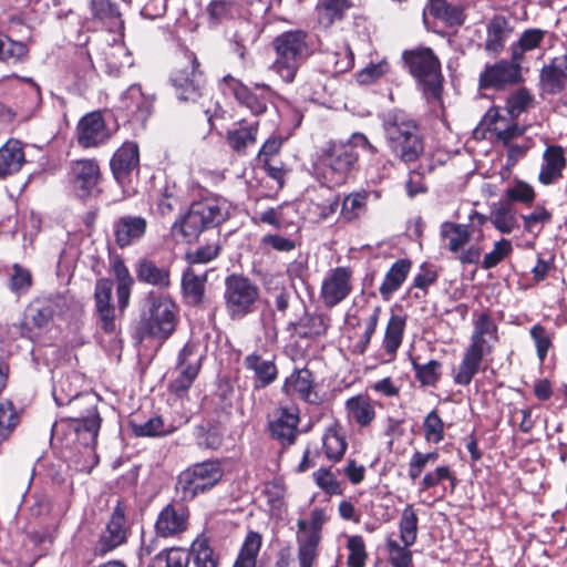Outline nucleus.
I'll list each match as a JSON object with an SVG mask.
<instances>
[{"label": "nucleus", "instance_id": "nucleus-59", "mask_svg": "<svg viewBox=\"0 0 567 567\" xmlns=\"http://www.w3.org/2000/svg\"><path fill=\"white\" fill-rule=\"evenodd\" d=\"M380 313H381V307L380 306H374L369 316L365 318L364 320V330L363 332L360 334L358 341L355 342V350L359 352V353H363L365 351V349L368 348L371 339H372V336L374 334L375 330H377V326H378V322H379V318H380Z\"/></svg>", "mask_w": 567, "mask_h": 567}, {"label": "nucleus", "instance_id": "nucleus-52", "mask_svg": "<svg viewBox=\"0 0 567 567\" xmlns=\"http://www.w3.org/2000/svg\"><path fill=\"white\" fill-rule=\"evenodd\" d=\"M257 127L258 123H252L248 126H240L236 130L229 131L227 140L230 147L234 151L241 153L247 147L254 145L256 143Z\"/></svg>", "mask_w": 567, "mask_h": 567}, {"label": "nucleus", "instance_id": "nucleus-64", "mask_svg": "<svg viewBox=\"0 0 567 567\" xmlns=\"http://www.w3.org/2000/svg\"><path fill=\"white\" fill-rule=\"evenodd\" d=\"M386 547L390 561L393 567H410L412 564V553L409 547L401 546L396 540L388 539Z\"/></svg>", "mask_w": 567, "mask_h": 567}, {"label": "nucleus", "instance_id": "nucleus-56", "mask_svg": "<svg viewBox=\"0 0 567 567\" xmlns=\"http://www.w3.org/2000/svg\"><path fill=\"white\" fill-rule=\"evenodd\" d=\"M533 95L525 87L516 90L512 93L507 101L506 106L503 109L506 114L517 118L523 112H525L533 104Z\"/></svg>", "mask_w": 567, "mask_h": 567}, {"label": "nucleus", "instance_id": "nucleus-25", "mask_svg": "<svg viewBox=\"0 0 567 567\" xmlns=\"http://www.w3.org/2000/svg\"><path fill=\"white\" fill-rule=\"evenodd\" d=\"M140 162L138 146L134 142H125L113 155L111 169L120 185H124L132 171Z\"/></svg>", "mask_w": 567, "mask_h": 567}, {"label": "nucleus", "instance_id": "nucleus-32", "mask_svg": "<svg viewBox=\"0 0 567 567\" xmlns=\"http://www.w3.org/2000/svg\"><path fill=\"white\" fill-rule=\"evenodd\" d=\"M497 340V327L491 317L481 313L474 320V330L470 346L492 352L493 342Z\"/></svg>", "mask_w": 567, "mask_h": 567}, {"label": "nucleus", "instance_id": "nucleus-22", "mask_svg": "<svg viewBox=\"0 0 567 567\" xmlns=\"http://www.w3.org/2000/svg\"><path fill=\"white\" fill-rule=\"evenodd\" d=\"M125 539L126 528L124 513L120 507H116L105 529L102 532L94 550L100 555H104L122 545Z\"/></svg>", "mask_w": 567, "mask_h": 567}, {"label": "nucleus", "instance_id": "nucleus-46", "mask_svg": "<svg viewBox=\"0 0 567 567\" xmlns=\"http://www.w3.org/2000/svg\"><path fill=\"white\" fill-rule=\"evenodd\" d=\"M417 523L419 518L415 509L412 505H406L399 522L400 538L405 547H411L416 542Z\"/></svg>", "mask_w": 567, "mask_h": 567}, {"label": "nucleus", "instance_id": "nucleus-41", "mask_svg": "<svg viewBox=\"0 0 567 567\" xmlns=\"http://www.w3.org/2000/svg\"><path fill=\"white\" fill-rule=\"evenodd\" d=\"M354 56L348 44H342L336 51L326 52V72L337 75L349 71L353 66Z\"/></svg>", "mask_w": 567, "mask_h": 567}, {"label": "nucleus", "instance_id": "nucleus-29", "mask_svg": "<svg viewBox=\"0 0 567 567\" xmlns=\"http://www.w3.org/2000/svg\"><path fill=\"white\" fill-rule=\"evenodd\" d=\"M567 81V54L554 58L540 72L543 89L550 94L563 91Z\"/></svg>", "mask_w": 567, "mask_h": 567}, {"label": "nucleus", "instance_id": "nucleus-38", "mask_svg": "<svg viewBox=\"0 0 567 567\" xmlns=\"http://www.w3.org/2000/svg\"><path fill=\"white\" fill-rule=\"evenodd\" d=\"M244 363L246 369L254 372L257 386L265 388L277 378L278 370L274 361L265 360L257 353L247 355Z\"/></svg>", "mask_w": 567, "mask_h": 567}, {"label": "nucleus", "instance_id": "nucleus-48", "mask_svg": "<svg viewBox=\"0 0 567 567\" xmlns=\"http://www.w3.org/2000/svg\"><path fill=\"white\" fill-rule=\"evenodd\" d=\"M189 551L173 547L159 551L152 560L151 567H187L189 564Z\"/></svg>", "mask_w": 567, "mask_h": 567}, {"label": "nucleus", "instance_id": "nucleus-45", "mask_svg": "<svg viewBox=\"0 0 567 567\" xmlns=\"http://www.w3.org/2000/svg\"><path fill=\"white\" fill-rule=\"evenodd\" d=\"M369 194L357 192L347 195L341 206V217L347 221L360 218L367 210Z\"/></svg>", "mask_w": 567, "mask_h": 567}, {"label": "nucleus", "instance_id": "nucleus-5", "mask_svg": "<svg viewBox=\"0 0 567 567\" xmlns=\"http://www.w3.org/2000/svg\"><path fill=\"white\" fill-rule=\"evenodd\" d=\"M383 131L389 150L402 162H414L423 153L419 126L404 112H389L383 118Z\"/></svg>", "mask_w": 567, "mask_h": 567}, {"label": "nucleus", "instance_id": "nucleus-9", "mask_svg": "<svg viewBox=\"0 0 567 567\" xmlns=\"http://www.w3.org/2000/svg\"><path fill=\"white\" fill-rule=\"evenodd\" d=\"M259 298V288L248 278L230 275L225 280V306L233 320L251 313Z\"/></svg>", "mask_w": 567, "mask_h": 567}, {"label": "nucleus", "instance_id": "nucleus-37", "mask_svg": "<svg viewBox=\"0 0 567 567\" xmlns=\"http://www.w3.org/2000/svg\"><path fill=\"white\" fill-rule=\"evenodd\" d=\"M406 326V318L401 315L392 313L384 332L382 348L385 353L393 359L398 349L402 344L403 334Z\"/></svg>", "mask_w": 567, "mask_h": 567}, {"label": "nucleus", "instance_id": "nucleus-44", "mask_svg": "<svg viewBox=\"0 0 567 567\" xmlns=\"http://www.w3.org/2000/svg\"><path fill=\"white\" fill-rule=\"evenodd\" d=\"M328 520V515L323 508H315L310 513V519H299L297 522V527L299 535L298 537L307 538V539H316L320 542L321 539V529L323 524Z\"/></svg>", "mask_w": 567, "mask_h": 567}, {"label": "nucleus", "instance_id": "nucleus-13", "mask_svg": "<svg viewBox=\"0 0 567 567\" xmlns=\"http://www.w3.org/2000/svg\"><path fill=\"white\" fill-rule=\"evenodd\" d=\"M202 354L193 343H186L178 355L174 379L169 384L172 392L182 396L193 384L200 369Z\"/></svg>", "mask_w": 567, "mask_h": 567}, {"label": "nucleus", "instance_id": "nucleus-20", "mask_svg": "<svg viewBox=\"0 0 567 567\" xmlns=\"http://www.w3.org/2000/svg\"><path fill=\"white\" fill-rule=\"evenodd\" d=\"M72 182L79 196L92 194L101 178L100 166L95 159H80L71 166Z\"/></svg>", "mask_w": 567, "mask_h": 567}, {"label": "nucleus", "instance_id": "nucleus-16", "mask_svg": "<svg viewBox=\"0 0 567 567\" xmlns=\"http://www.w3.org/2000/svg\"><path fill=\"white\" fill-rule=\"evenodd\" d=\"M112 133L101 112L85 114L76 125V142L83 148L99 147L105 144Z\"/></svg>", "mask_w": 567, "mask_h": 567}, {"label": "nucleus", "instance_id": "nucleus-61", "mask_svg": "<svg viewBox=\"0 0 567 567\" xmlns=\"http://www.w3.org/2000/svg\"><path fill=\"white\" fill-rule=\"evenodd\" d=\"M347 548L349 550L348 567H364L368 554L362 536H350L347 542Z\"/></svg>", "mask_w": 567, "mask_h": 567}, {"label": "nucleus", "instance_id": "nucleus-47", "mask_svg": "<svg viewBox=\"0 0 567 567\" xmlns=\"http://www.w3.org/2000/svg\"><path fill=\"white\" fill-rule=\"evenodd\" d=\"M132 431L136 436H164L175 431L173 424H166L161 416H153L143 423L132 422Z\"/></svg>", "mask_w": 567, "mask_h": 567}, {"label": "nucleus", "instance_id": "nucleus-21", "mask_svg": "<svg viewBox=\"0 0 567 567\" xmlns=\"http://www.w3.org/2000/svg\"><path fill=\"white\" fill-rule=\"evenodd\" d=\"M299 410L296 406L279 408L270 421L269 430L272 437L282 444H292L297 435Z\"/></svg>", "mask_w": 567, "mask_h": 567}, {"label": "nucleus", "instance_id": "nucleus-30", "mask_svg": "<svg viewBox=\"0 0 567 567\" xmlns=\"http://www.w3.org/2000/svg\"><path fill=\"white\" fill-rule=\"evenodd\" d=\"M122 107L137 121H145L151 114L153 101L140 85H131L121 97Z\"/></svg>", "mask_w": 567, "mask_h": 567}, {"label": "nucleus", "instance_id": "nucleus-43", "mask_svg": "<svg viewBox=\"0 0 567 567\" xmlns=\"http://www.w3.org/2000/svg\"><path fill=\"white\" fill-rule=\"evenodd\" d=\"M113 271L117 281L116 296L120 311L124 312L128 306L131 289L133 286V278L122 260H116L113 264Z\"/></svg>", "mask_w": 567, "mask_h": 567}, {"label": "nucleus", "instance_id": "nucleus-39", "mask_svg": "<svg viewBox=\"0 0 567 567\" xmlns=\"http://www.w3.org/2000/svg\"><path fill=\"white\" fill-rule=\"evenodd\" d=\"M410 261L403 259L398 260L392 265L379 289L383 299L389 300L393 292L401 287L410 271Z\"/></svg>", "mask_w": 567, "mask_h": 567}, {"label": "nucleus", "instance_id": "nucleus-11", "mask_svg": "<svg viewBox=\"0 0 567 567\" xmlns=\"http://www.w3.org/2000/svg\"><path fill=\"white\" fill-rule=\"evenodd\" d=\"M224 90H228L235 99L246 106L252 114L260 115L266 112L272 102L274 93L267 84H256L254 90L248 89L231 75L223 79Z\"/></svg>", "mask_w": 567, "mask_h": 567}, {"label": "nucleus", "instance_id": "nucleus-31", "mask_svg": "<svg viewBox=\"0 0 567 567\" xmlns=\"http://www.w3.org/2000/svg\"><path fill=\"white\" fill-rule=\"evenodd\" d=\"M489 353L488 351L468 346L454 373V382L458 385H468L480 371L483 358Z\"/></svg>", "mask_w": 567, "mask_h": 567}, {"label": "nucleus", "instance_id": "nucleus-34", "mask_svg": "<svg viewBox=\"0 0 567 567\" xmlns=\"http://www.w3.org/2000/svg\"><path fill=\"white\" fill-rule=\"evenodd\" d=\"M485 217L502 234H511L518 226L516 210L509 202L494 203Z\"/></svg>", "mask_w": 567, "mask_h": 567}, {"label": "nucleus", "instance_id": "nucleus-27", "mask_svg": "<svg viewBox=\"0 0 567 567\" xmlns=\"http://www.w3.org/2000/svg\"><path fill=\"white\" fill-rule=\"evenodd\" d=\"M514 31L509 19L504 16H494L486 24L485 50L492 54H499Z\"/></svg>", "mask_w": 567, "mask_h": 567}, {"label": "nucleus", "instance_id": "nucleus-49", "mask_svg": "<svg viewBox=\"0 0 567 567\" xmlns=\"http://www.w3.org/2000/svg\"><path fill=\"white\" fill-rule=\"evenodd\" d=\"M545 38V31L540 29L525 30L516 44L512 45V55L515 61H522L524 53L539 47Z\"/></svg>", "mask_w": 567, "mask_h": 567}, {"label": "nucleus", "instance_id": "nucleus-19", "mask_svg": "<svg viewBox=\"0 0 567 567\" xmlns=\"http://www.w3.org/2000/svg\"><path fill=\"white\" fill-rule=\"evenodd\" d=\"M282 391L288 396L298 398L305 402H319L313 374L307 368L293 370L286 379Z\"/></svg>", "mask_w": 567, "mask_h": 567}, {"label": "nucleus", "instance_id": "nucleus-6", "mask_svg": "<svg viewBox=\"0 0 567 567\" xmlns=\"http://www.w3.org/2000/svg\"><path fill=\"white\" fill-rule=\"evenodd\" d=\"M276 60L271 69L285 82L291 83L300 65L313 53V38L303 30L280 33L274 40Z\"/></svg>", "mask_w": 567, "mask_h": 567}, {"label": "nucleus", "instance_id": "nucleus-53", "mask_svg": "<svg viewBox=\"0 0 567 567\" xmlns=\"http://www.w3.org/2000/svg\"><path fill=\"white\" fill-rule=\"evenodd\" d=\"M327 330V323L321 315H306L295 324V331L300 338H315Z\"/></svg>", "mask_w": 567, "mask_h": 567}, {"label": "nucleus", "instance_id": "nucleus-18", "mask_svg": "<svg viewBox=\"0 0 567 567\" xmlns=\"http://www.w3.org/2000/svg\"><path fill=\"white\" fill-rule=\"evenodd\" d=\"M352 272L349 268L337 267L322 281L321 298L327 307H334L351 292Z\"/></svg>", "mask_w": 567, "mask_h": 567}, {"label": "nucleus", "instance_id": "nucleus-28", "mask_svg": "<svg viewBox=\"0 0 567 567\" xmlns=\"http://www.w3.org/2000/svg\"><path fill=\"white\" fill-rule=\"evenodd\" d=\"M147 221L141 216H123L114 224L115 239L120 247L138 241L145 234Z\"/></svg>", "mask_w": 567, "mask_h": 567}, {"label": "nucleus", "instance_id": "nucleus-10", "mask_svg": "<svg viewBox=\"0 0 567 567\" xmlns=\"http://www.w3.org/2000/svg\"><path fill=\"white\" fill-rule=\"evenodd\" d=\"M176 326V306L165 297H150L147 312L141 322L144 334L167 339Z\"/></svg>", "mask_w": 567, "mask_h": 567}, {"label": "nucleus", "instance_id": "nucleus-58", "mask_svg": "<svg viewBox=\"0 0 567 567\" xmlns=\"http://www.w3.org/2000/svg\"><path fill=\"white\" fill-rule=\"evenodd\" d=\"M19 422L18 413L10 401L0 402V443L6 441Z\"/></svg>", "mask_w": 567, "mask_h": 567}, {"label": "nucleus", "instance_id": "nucleus-57", "mask_svg": "<svg viewBox=\"0 0 567 567\" xmlns=\"http://www.w3.org/2000/svg\"><path fill=\"white\" fill-rule=\"evenodd\" d=\"M28 53L27 45L22 42L12 41L0 33V60L7 63H16L22 60Z\"/></svg>", "mask_w": 567, "mask_h": 567}, {"label": "nucleus", "instance_id": "nucleus-50", "mask_svg": "<svg viewBox=\"0 0 567 567\" xmlns=\"http://www.w3.org/2000/svg\"><path fill=\"white\" fill-rule=\"evenodd\" d=\"M205 275H198L193 269L184 272L182 279L183 291L189 302L197 305L202 301L205 290Z\"/></svg>", "mask_w": 567, "mask_h": 567}, {"label": "nucleus", "instance_id": "nucleus-60", "mask_svg": "<svg viewBox=\"0 0 567 567\" xmlns=\"http://www.w3.org/2000/svg\"><path fill=\"white\" fill-rule=\"evenodd\" d=\"M424 439L437 444L444 439V423L435 410L431 411L423 421Z\"/></svg>", "mask_w": 567, "mask_h": 567}, {"label": "nucleus", "instance_id": "nucleus-36", "mask_svg": "<svg viewBox=\"0 0 567 567\" xmlns=\"http://www.w3.org/2000/svg\"><path fill=\"white\" fill-rule=\"evenodd\" d=\"M348 417L360 426H368L375 417L372 400L363 394L351 396L346 401Z\"/></svg>", "mask_w": 567, "mask_h": 567}, {"label": "nucleus", "instance_id": "nucleus-2", "mask_svg": "<svg viewBox=\"0 0 567 567\" xmlns=\"http://www.w3.org/2000/svg\"><path fill=\"white\" fill-rule=\"evenodd\" d=\"M230 207L228 200L218 196L194 202L188 210L175 220L172 234L190 243L204 230L217 227L225 221L229 216Z\"/></svg>", "mask_w": 567, "mask_h": 567}, {"label": "nucleus", "instance_id": "nucleus-24", "mask_svg": "<svg viewBox=\"0 0 567 567\" xmlns=\"http://www.w3.org/2000/svg\"><path fill=\"white\" fill-rule=\"evenodd\" d=\"M188 512L183 506L166 505L157 516L156 534L161 537H172L182 534L187 527Z\"/></svg>", "mask_w": 567, "mask_h": 567}, {"label": "nucleus", "instance_id": "nucleus-1", "mask_svg": "<svg viewBox=\"0 0 567 567\" xmlns=\"http://www.w3.org/2000/svg\"><path fill=\"white\" fill-rule=\"evenodd\" d=\"M52 394L58 405L75 402L78 405L84 404L87 408L85 415L61 420L53 425L52 431L54 434H58L63 429L72 431L74 441L84 446L89 454H93L101 425V419L95 406V396L91 394L80 396L78 388L69 375L61 377L54 383Z\"/></svg>", "mask_w": 567, "mask_h": 567}, {"label": "nucleus", "instance_id": "nucleus-12", "mask_svg": "<svg viewBox=\"0 0 567 567\" xmlns=\"http://www.w3.org/2000/svg\"><path fill=\"white\" fill-rule=\"evenodd\" d=\"M113 285L110 279L101 278L95 284V317L97 326L107 334H116L120 331V320L122 313L112 305Z\"/></svg>", "mask_w": 567, "mask_h": 567}, {"label": "nucleus", "instance_id": "nucleus-4", "mask_svg": "<svg viewBox=\"0 0 567 567\" xmlns=\"http://www.w3.org/2000/svg\"><path fill=\"white\" fill-rule=\"evenodd\" d=\"M471 224L444 223L441 236L447 249L463 265L477 264L483 252L484 233L482 226L486 217L477 212L470 215Z\"/></svg>", "mask_w": 567, "mask_h": 567}, {"label": "nucleus", "instance_id": "nucleus-62", "mask_svg": "<svg viewBox=\"0 0 567 567\" xmlns=\"http://www.w3.org/2000/svg\"><path fill=\"white\" fill-rule=\"evenodd\" d=\"M441 363L436 360H431L427 363L420 364L413 361V370L417 380L423 385H434L441 375Z\"/></svg>", "mask_w": 567, "mask_h": 567}, {"label": "nucleus", "instance_id": "nucleus-17", "mask_svg": "<svg viewBox=\"0 0 567 567\" xmlns=\"http://www.w3.org/2000/svg\"><path fill=\"white\" fill-rule=\"evenodd\" d=\"M481 126L504 145L509 144L511 141L524 133V128L517 124L516 118L506 114L501 107L489 109L484 115Z\"/></svg>", "mask_w": 567, "mask_h": 567}, {"label": "nucleus", "instance_id": "nucleus-26", "mask_svg": "<svg viewBox=\"0 0 567 567\" xmlns=\"http://www.w3.org/2000/svg\"><path fill=\"white\" fill-rule=\"evenodd\" d=\"M109 37L112 38V42L102 49L101 54L103 55L106 72L110 75L117 76L123 69L133 65V60L130 51L120 38L111 33Z\"/></svg>", "mask_w": 567, "mask_h": 567}, {"label": "nucleus", "instance_id": "nucleus-33", "mask_svg": "<svg viewBox=\"0 0 567 567\" xmlns=\"http://www.w3.org/2000/svg\"><path fill=\"white\" fill-rule=\"evenodd\" d=\"M25 162L22 145L17 140L8 141L0 148V178L18 173Z\"/></svg>", "mask_w": 567, "mask_h": 567}, {"label": "nucleus", "instance_id": "nucleus-14", "mask_svg": "<svg viewBox=\"0 0 567 567\" xmlns=\"http://www.w3.org/2000/svg\"><path fill=\"white\" fill-rule=\"evenodd\" d=\"M187 65L176 69L171 76L176 95L181 101L197 102L203 95L202 76L197 72V60L193 53L186 54Z\"/></svg>", "mask_w": 567, "mask_h": 567}, {"label": "nucleus", "instance_id": "nucleus-51", "mask_svg": "<svg viewBox=\"0 0 567 567\" xmlns=\"http://www.w3.org/2000/svg\"><path fill=\"white\" fill-rule=\"evenodd\" d=\"M426 11L450 25H457L463 22L462 11L449 4L445 0H430Z\"/></svg>", "mask_w": 567, "mask_h": 567}, {"label": "nucleus", "instance_id": "nucleus-23", "mask_svg": "<svg viewBox=\"0 0 567 567\" xmlns=\"http://www.w3.org/2000/svg\"><path fill=\"white\" fill-rule=\"evenodd\" d=\"M565 150L559 145H548L543 153L538 181L543 185H551L563 177L566 167Z\"/></svg>", "mask_w": 567, "mask_h": 567}, {"label": "nucleus", "instance_id": "nucleus-54", "mask_svg": "<svg viewBox=\"0 0 567 567\" xmlns=\"http://www.w3.org/2000/svg\"><path fill=\"white\" fill-rule=\"evenodd\" d=\"M323 450L327 458L338 462L342 458L346 450L347 442L336 429H328L323 435Z\"/></svg>", "mask_w": 567, "mask_h": 567}, {"label": "nucleus", "instance_id": "nucleus-55", "mask_svg": "<svg viewBox=\"0 0 567 567\" xmlns=\"http://www.w3.org/2000/svg\"><path fill=\"white\" fill-rule=\"evenodd\" d=\"M196 567H217L218 561L214 550L204 538H197L193 542L190 551Z\"/></svg>", "mask_w": 567, "mask_h": 567}, {"label": "nucleus", "instance_id": "nucleus-7", "mask_svg": "<svg viewBox=\"0 0 567 567\" xmlns=\"http://www.w3.org/2000/svg\"><path fill=\"white\" fill-rule=\"evenodd\" d=\"M403 60L410 73L422 86L427 102L441 104L442 73L439 59L430 48L419 47L403 52Z\"/></svg>", "mask_w": 567, "mask_h": 567}, {"label": "nucleus", "instance_id": "nucleus-63", "mask_svg": "<svg viewBox=\"0 0 567 567\" xmlns=\"http://www.w3.org/2000/svg\"><path fill=\"white\" fill-rule=\"evenodd\" d=\"M298 563L299 567H312L318 557V540L298 537Z\"/></svg>", "mask_w": 567, "mask_h": 567}, {"label": "nucleus", "instance_id": "nucleus-8", "mask_svg": "<svg viewBox=\"0 0 567 567\" xmlns=\"http://www.w3.org/2000/svg\"><path fill=\"white\" fill-rule=\"evenodd\" d=\"M221 477L223 470L217 462L197 463L178 475L176 489L183 501H192L197 495L213 488Z\"/></svg>", "mask_w": 567, "mask_h": 567}, {"label": "nucleus", "instance_id": "nucleus-15", "mask_svg": "<svg viewBox=\"0 0 567 567\" xmlns=\"http://www.w3.org/2000/svg\"><path fill=\"white\" fill-rule=\"evenodd\" d=\"M522 81L520 62L513 58L499 60L494 64L485 66L480 74V87L482 89H503L506 85L517 84Z\"/></svg>", "mask_w": 567, "mask_h": 567}, {"label": "nucleus", "instance_id": "nucleus-3", "mask_svg": "<svg viewBox=\"0 0 567 567\" xmlns=\"http://www.w3.org/2000/svg\"><path fill=\"white\" fill-rule=\"evenodd\" d=\"M357 148L377 154V147L361 133H353L347 142H333L324 148L322 177L329 187L346 183L359 158Z\"/></svg>", "mask_w": 567, "mask_h": 567}, {"label": "nucleus", "instance_id": "nucleus-42", "mask_svg": "<svg viewBox=\"0 0 567 567\" xmlns=\"http://www.w3.org/2000/svg\"><path fill=\"white\" fill-rule=\"evenodd\" d=\"M349 8L348 0H321L317 6L318 22L324 28L331 27L343 18Z\"/></svg>", "mask_w": 567, "mask_h": 567}, {"label": "nucleus", "instance_id": "nucleus-35", "mask_svg": "<svg viewBox=\"0 0 567 567\" xmlns=\"http://www.w3.org/2000/svg\"><path fill=\"white\" fill-rule=\"evenodd\" d=\"M136 277L140 281L166 288L171 285V274L168 268L157 266L153 260L141 259L135 266Z\"/></svg>", "mask_w": 567, "mask_h": 567}, {"label": "nucleus", "instance_id": "nucleus-40", "mask_svg": "<svg viewBox=\"0 0 567 567\" xmlns=\"http://www.w3.org/2000/svg\"><path fill=\"white\" fill-rule=\"evenodd\" d=\"M238 14L239 8L231 0H212L206 7L207 21L210 27L226 23Z\"/></svg>", "mask_w": 567, "mask_h": 567}]
</instances>
